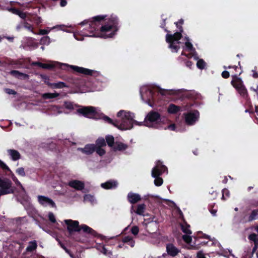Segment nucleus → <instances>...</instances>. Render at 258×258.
<instances>
[{
  "label": "nucleus",
  "mask_w": 258,
  "mask_h": 258,
  "mask_svg": "<svg viewBox=\"0 0 258 258\" xmlns=\"http://www.w3.org/2000/svg\"><path fill=\"white\" fill-rule=\"evenodd\" d=\"M181 107L177 106L174 104H170L168 106L167 111L170 114H176L180 111Z\"/></svg>",
  "instance_id": "obj_22"
},
{
  "label": "nucleus",
  "mask_w": 258,
  "mask_h": 258,
  "mask_svg": "<svg viewBox=\"0 0 258 258\" xmlns=\"http://www.w3.org/2000/svg\"><path fill=\"white\" fill-rule=\"evenodd\" d=\"M51 85H52V87H51L52 89H61V88L68 87L67 84L63 82H58L57 83H54Z\"/></svg>",
  "instance_id": "obj_30"
},
{
  "label": "nucleus",
  "mask_w": 258,
  "mask_h": 258,
  "mask_svg": "<svg viewBox=\"0 0 258 258\" xmlns=\"http://www.w3.org/2000/svg\"><path fill=\"white\" fill-rule=\"evenodd\" d=\"M232 80L231 82V85L236 89V90L244 85L241 79L238 78L237 74L232 75Z\"/></svg>",
  "instance_id": "obj_16"
},
{
  "label": "nucleus",
  "mask_w": 258,
  "mask_h": 258,
  "mask_svg": "<svg viewBox=\"0 0 258 258\" xmlns=\"http://www.w3.org/2000/svg\"><path fill=\"white\" fill-rule=\"evenodd\" d=\"M0 168L3 170L8 172H10L11 170L10 168L1 160H0Z\"/></svg>",
  "instance_id": "obj_44"
},
{
  "label": "nucleus",
  "mask_w": 258,
  "mask_h": 258,
  "mask_svg": "<svg viewBox=\"0 0 258 258\" xmlns=\"http://www.w3.org/2000/svg\"><path fill=\"white\" fill-rule=\"evenodd\" d=\"M199 112L195 110L185 114V120L188 125H193L199 117Z\"/></svg>",
  "instance_id": "obj_8"
},
{
  "label": "nucleus",
  "mask_w": 258,
  "mask_h": 258,
  "mask_svg": "<svg viewBox=\"0 0 258 258\" xmlns=\"http://www.w3.org/2000/svg\"><path fill=\"white\" fill-rule=\"evenodd\" d=\"M128 147V146L126 144H123L121 142H116L115 145L113 147V150L116 151H124Z\"/></svg>",
  "instance_id": "obj_24"
},
{
  "label": "nucleus",
  "mask_w": 258,
  "mask_h": 258,
  "mask_svg": "<svg viewBox=\"0 0 258 258\" xmlns=\"http://www.w3.org/2000/svg\"><path fill=\"white\" fill-rule=\"evenodd\" d=\"M198 258H206L204 254L201 251H199L197 253Z\"/></svg>",
  "instance_id": "obj_60"
},
{
  "label": "nucleus",
  "mask_w": 258,
  "mask_h": 258,
  "mask_svg": "<svg viewBox=\"0 0 258 258\" xmlns=\"http://www.w3.org/2000/svg\"><path fill=\"white\" fill-rule=\"evenodd\" d=\"M194 238L195 239V242L194 243L195 244L199 245H207L208 241H200V237H194Z\"/></svg>",
  "instance_id": "obj_36"
},
{
  "label": "nucleus",
  "mask_w": 258,
  "mask_h": 258,
  "mask_svg": "<svg viewBox=\"0 0 258 258\" xmlns=\"http://www.w3.org/2000/svg\"><path fill=\"white\" fill-rule=\"evenodd\" d=\"M166 251L168 255L174 257L176 256L180 250L175 247L173 244L169 243H167L166 246Z\"/></svg>",
  "instance_id": "obj_14"
},
{
  "label": "nucleus",
  "mask_w": 258,
  "mask_h": 258,
  "mask_svg": "<svg viewBox=\"0 0 258 258\" xmlns=\"http://www.w3.org/2000/svg\"><path fill=\"white\" fill-rule=\"evenodd\" d=\"M16 173L22 176V177H24L26 175V173H25V170H24V168H23V167H20V168H18L17 170H16Z\"/></svg>",
  "instance_id": "obj_46"
},
{
  "label": "nucleus",
  "mask_w": 258,
  "mask_h": 258,
  "mask_svg": "<svg viewBox=\"0 0 258 258\" xmlns=\"http://www.w3.org/2000/svg\"><path fill=\"white\" fill-rule=\"evenodd\" d=\"M4 91L9 95H16L17 94V92L16 91L10 88H5Z\"/></svg>",
  "instance_id": "obj_48"
},
{
  "label": "nucleus",
  "mask_w": 258,
  "mask_h": 258,
  "mask_svg": "<svg viewBox=\"0 0 258 258\" xmlns=\"http://www.w3.org/2000/svg\"><path fill=\"white\" fill-rule=\"evenodd\" d=\"M230 197V192L229 190L227 188H224L222 190V200H226L227 198H229Z\"/></svg>",
  "instance_id": "obj_37"
},
{
  "label": "nucleus",
  "mask_w": 258,
  "mask_h": 258,
  "mask_svg": "<svg viewBox=\"0 0 258 258\" xmlns=\"http://www.w3.org/2000/svg\"><path fill=\"white\" fill-rule=\"evenodd\" d=\"M127 199L131 204H135L141 200V197L138 194L130 192L127 194Z\"/></svg>",
  "instance_id": "obj_15"
},
{
  "label": "nucleus",
  "mask_w": 258,
  "mask_h": 258,
  "mask_svg": "<svg viewBox=\"0 0 258 258\" xmlns=\"http://www.w3.org/2000/svg\"><path fill=\"white\" fill-rule=\"evenodd\" d=\"M185 39L187 40V41L185 42V45L187 50L189 51H192L193 50H195V48H194L192 44L189 41L188 38L185 37Z\"/></svg>",
  "instance_id": "obj_41"
},
{
  "label": "nucleus",
  "mask_w": 258,
  "mask_h": 258,
  "mask_svg": "<svg viewBox=\"0 0 258 258\" xmlns=\"http://www.w3.org/2000/svg\"><path fill=\"white\" fill-rule=\"evenodd\" d=\"M158 92L162 95H166V94L169 93V91L165 89L159 88Z\"/></svg>",
  "instance_id": "obj_52"
},
{
  "label": "nucleus",
  "mask_w": 258,
  "mask_h": 258,
  "mask_svg": "<svg viewBox=\"0 0 258 258\" xmlns=\"http://www.w3.org/2000/svg\"><path fill=\"white\" fill-rule=\"evenodd\" d=\"M97 147L102 148L106 145V142L103 138H98L96 141V144L95 145Z\"/></svg>",
  "instance_id": "obj_32"
},
{
  "label": "nucleus",
  "mask_w": 258,
  "mask_h": 258,
  "mask_svg": "<svg viewBox=\"0 0 258 258\" xmlns=\"http://www.w3.org/2000/svg\"><path fill=\"white\" fill-rule=\"evenodd\" d=\"M59 95L58 93H46L43 94L42 97L44 99H48L56 98L58 97Z\"/></svg>",
  "instance_id": "obj_28"
},
{
  "label": "nucleus",
  "mask_w": 258,
  "mask_h": 258,
  "mask_svg": "<svg viewBox=\"0 0 258 258\" xmlns=\"http://www.w3.org/2000/svg\"><path fill=\"white\" fill-rule=\"evenodd\" d=\"M3 38L7 39L10 42H13L14 39V36H4Z\"/></svg>",
  "instance_id": "obj_63"
},
{
  "label": "nucleus",
  "mask_w": 258,
  "mask_h": 258,
  "mask_svg": "<svg viewBox=\"0 0 258 258\" xmlns=\"http://www.w3.org/2000/svg\"><path fill=\"white\" fill-rule=\"evenodd\" d=\"M68 185L77 190H82L85 187L84 183L78 180H72L69 182Z\"/></svg>",
  "instance_id": "obj_12"
},
{
  "label": "nucleus",
  "mask_w": 258,
  "mask_h": 258,
  "mask_svg": "<svg viewBox=\"0 0 258 258\" xmlns=\"http://www.w3.org/2000/svg\"><path fill=\"white\" fill-rule=\"evenodd\" d=\"M38 201L39 204L43 206H50L52 208L56 207L55 204L53 201L47 197L44 196H38Z\"/></svg>",
  "instance_id": "obj_9"
},
{
  "label": "nucleus",
  "mask_w": 258,
  "mask_h": 258,
  "mask_svg": "<svg viewBox=\"0 0 258 258\" xmlns=\"http://www.w3.org/2000/svg\"><path fill=\"white\" fill-rule=\"evenodd\" d=\"M49 32V31L46 30V29H41L40 30L39 34L41 35H46L48 34Z\"/></svg>",
  "instance_id": "obj_59"
},
{
  "label": "nucleus",
  "mask_w": 258,
  "mask_h": 258,
  "mask_svg": "<svg viewBox=\"0 0 258 258\" xmlns=\"http://www.w3.org/2000/svg\"><path fill=\"white\" fill-rule=\"evenodd\" d=\"M237 91L240 96L245 99L247 102L249 101L250 98L248 96L247 90L244 85L239 88Z\"/></svg>",
  "instance_id": "obj_19"
},
{
  "label": "nucleus",
  "mask_w": 258,
  "mask_h": 258,
  "mask_svg": "<svg viewBox=\"0 0 258 258\" xmlns=\"http://www.w3.org/2000/svg\"><path fill=\"white\" fill-rule=\"evenodd\" d=\"M153 177L155 178L154 180V184L156 186H159L163 184V180L161 177H160V176Z\"/></svg>",
  "instance_id": "obj_38"
},
{
  "label": "nucleus",
  "mask_w": 258,
  "mask_h": 258,
  "mask_svg": "<svg viewBox=\"0 0 258 258\" xmlns=\"http://www.w3.org/2000/svg\"><path fill=\"white\" fill-rule=\"evenodd\" d=\"M23 26L25 28H26L27 30H28L29 31L33 32L34 34H35V33L34 32V31L33 30V27L31 24L28 23V22H27L26 21H24L23 22Z\"/></svg>",
  "instance_id": "obj_39"
},
{
  "label": "nucleus",
  "mask_w": 258,
  "mask_h": 258,
  "mask_svg": "<svg viewBox=\"0 0 258 258\" xmlns=\"http://www.w3.org/2000/svg\"><path fill=\"white\" fill-rule=\"evenodd\" d=\"M40 43L42 45H48L50 43V39L47 36H44L40 39Z\"/></svg>",
  "instance_id": "obj_35"
},
{
  "label": "nucleus",
  "mask_w": 258,
  "mask_h": 258,
  "mask_svg": "<svg viewBox=\"0 0 258 258\" xmlns=\"http://www.w3.org/2000/svg\"><path fill=\"white\" fill-rule=\"evenodd\" d=\"M222 77L224 79H227L230 76L229 72L227 71H224L222 73Z\"/></svg>",
  "instance_id": "obj_53"
},
{
  "label": "nucleus",
  "mask_w": 258,
  "mask_h": 258,
  "mask_svg": "<svg viewBox=\"0 0 258 258\" xmlns=\"http://www.w3.org/2000/svg\"><path fill=\"white\" fill-rule=\"evenodd\" d=\"M117 183L115 181L109 180L104 183H102L101 185V187L104 189H108L116 187Z\"/></svg>",
  "instance_id": "obj_21"
},
{
  "label": "nucleus",
  "mask_w": 258,
  "mask_h": 258,
  "mask_svg": "<svg viewBox=\"0 0 258 258\" xmlns=\"http://www.w3.org/2000/svg\"><path fill=\"white\" fill-rule=\"evenodd\" d=\"M103 119L107 122L109 124H112L114 126H115V125L116 124L115 123V120H113L111 118H110V117H109L108 116H106V115H104L103 117Z\"/></svg>",
  "instance_id": "obj_45"
},
{
  "label": "nucleus",
  "mask_w": 258,
  "mask_h": 258,
  "mask_svg": "<svg viewBox=\"0 0 258 258\" xmlns=\"http://www.w3.org/2000/svg\"><path fill=\"white\" fill-rule=\"evenodd\" d=\"M252 77L253 78L256 79L258 78V73L256 72L255 70H252Z\"/></svg>",
  "instance_id": "obj_64"
},
{
  "label": "nucleus",
  "mask_w": 258,
  "mask_h": 258,
  "mask_svg": "<svg viewBox=\"0 0 258 258\" xmlns=\"http://www.w3.org/2000/svg\"><path fill=\"white\" fill-rule=\"evenodd\" d=\"M96 152L98 155L100 156L104 155L105 154V151L103 149L100 147H97L95 145V150Z\"/></svg>",
  "instance_id": "obj_43"
},
{
  "label": "nucleus",
  "mask_w": 258,
  "mask_h": 258,
  "mask_svg": "<svg viewBox=\"0 0 258 258\" xmlns=\"http://www.w3.org/2000/svg\"><path fill=\"white\" fill-rule=\"evenodd\" d=\"M64 221L67 225V229L70 234H72L73 232H79L82 229L84 232L89 234L93 237L100 238L102 237V236L98 234L96 231L86 225H81V226H80L79 223L78 221H73L70 219L65 220Z\"/></svg>",
  "instance_id": "obj_3"
},
{
  "label": "nucleus",
  "mask_w": 258,
  "mask_h": 258,
  "mask_svg": "<svg viewBox=\"0 0 258 258\" xmlns=\"http://www.w3.org/2000/svg\"><path fill=\"white\" fill-rule=\"evenodd\" d=\"M49 79L48 77H46L44 81L45 84H46L48 87L51 88L52 85L53 83H50L49 81Z\"/></svg>",
  "instance_id": "obj_56"
},
{
  "label": "nucleus",
  "mask_w": 258,
  "mask_h": 258,
  "mask_svg": "<svg viewBox=\"0 0 258 258\" xmlns=\"http://www.w3.org/2000/svg\"><path fill=\"white\" fill-rule=\"evenodd\" d=\"M63 106L65 108L69 110L74 109V104L71 102L65 101L63 104Z\"/></svg>",
  "instance_id": "obj_42"
},
{
  "label": "nucleus",
  "mask_w": 258,
  "mask_h": 258,
  "mask_svg": "<svg viewBox=\"0 0 258 258\" xmlns=\"http://www.w3.org/2000/svg\"><path fill=\"white\" fill-rule=\"evenodd\" d=\"M169 43V47L172 50V51L173 52H177L178 50L180 48L179 46L178 45V43H176V42L171 41L170 42H168Z\"/></svg>",
  "instance_id": "obj_27"
},
{
  "label": "nucleus",
  "mask_w": 258,
  "mask_h": 258,
  "mask_svg": "<svg viewBox=\"0 0 258 258\" xmlns=\"http://www.w3.org/2000/svg\"><path fill=\"white\" fill-rule=\"evenodd\" d=\"M10 172V176H11V177L12 178V180L14 181V182L15 183V184L17 185V186H21L22 187V185L21 183V182L19 181V180L18 179V178L16 177V176L15 175V174L13 173V172L11 170V171L9 172Z\"/></svg>",
  "instance_id": "obj_34"
},
{
  "label": "nucleus",
  "mask_w": 258,
  "mask_h": 258,
  "mask_svg": "<svg viewBox=\"0 0 258 258\" xmlns=\"http://www.w3.org/2000/svg\"><path fill=\"white\" fill-rule=\"evenodd\" d=\"M33 66H37L44 69L52 70L56 67L54 63H42L39 61H33L32 63Z\"/></svg>",
  "instance_id": "obj_13"
},
{
  "label": "nucleus",
  "mask_w": 258,
  "mask_h": 258,
  "mask_svg": "<svg viewBox=\"0 0 258 258\" xmlns=\"http://www.w3.org/2000/svg\"><path fill=\"white\" fill-rule=\"evenodd\" d=\"M182 239L187 243H190L191 242L192 238L188 234L183 235L182 236Z\"/></svg>",
  "instance_id": "obj_47"
},
{
  "label": "nucleus",
  "mask_w": 258,
  "mask_h": 258,
  "mask_svg": "<svg viewBox=\"0 0 258 258\" xmlns=\"http://www.w3.org/2000/svg\"><path fill=\"white\" fill-rule=\"evenodd\" d=\"M78 150L81 151L83 153L86 155H91L95 152V144H87L83 148H78Z\"/></svg>",
  "instance_id": "obj_17"
},
{
  "label": "nucleus",
  "mask_w": 258,
  "mask_h": 258,
  "mask_svg": "<svg viewBox=\"0 0 258 258\" xmlns=\"http://www.w3.org/2000/svg\"><path fill=\"white\" fill-rule=\"evenodd\" d=\"M246 222H251L258 218V209L253 210L244 217Z\"/></svg>",
  "instance_id": "obj_18"
},
{
  "label": "nucleus",
  "mask_w": 258,
  "mask_h": 258,
  "mask_svg": "<svg viewBox=\"0 0 258 258\" xmlns=\"http://www.w3.org/2000/svg\"><path fill=\"white\" fill-rule=\"evenodd\" d=\"M77 111L78 113L87 118L92 119H98L99 118L98 113L95 110V107L92 106L83 107L77 109Z\"/></svg>",
  "instance_id": "obj_5"
},
{
  "label": "nucleus",
  "mask_w": 258,
  "mask_h": 258,
  "mask_svg": "<svg viewBox=\"0 0 258 258\" xmlns=\"http://www.w3.org/2000/svg\"><path fill=\"white\" fill-rule=\"evenodd\" d=\"M10 73L12 76H13L15 77L18 78H20V77H21L23 76H26L25 74H24L22 73H21L19 71H17V70H12L10 72Z\"/></svg>",
  "instance_id": "obj_33"
},
{
  "label": "nucleus",
  "mask_w": 258,
  "mask_h": 258,
  "mask_svg": "<svg viewBox=\"0 0 258 258\" xmlns=\"http://www.w3.org/2000/svg\"><path fill=\"white\" fill-rule=\"evenodd\" d=\"M139 231V227L137 226H133L131 229V232L134 235H137Z\"/></svg>",
  "instance_id": "obj_49"
},
{
  "label": "nucleus",
  "mask_w": 258,
  "mask_h": 258,
  "mask_svg": "<svg viewBox=\"0 0 258 258\" xmlns=\"http://www.w3.org/2000/svg\"><path fill=\"white\" fill-rule=\"evenodd\" d=\"M167 170V168L164 165L157 164L152 170V177H157L161 175Z\"/></svg>",
  "instance_id": "obj_11"
},
{
  "label": "nucleus",
  "mask_w": 258,
  "mask_h": 258,
  "mask_svg": "<svg viewBox=\"0 0 258 258\" xmlns=\"http://www.w3.org/2000/svg\"><path fill=\"white\" fill-rule=\"evenodd\" d=\"M37 247V243L36 240L30 241L29 245L26 248V251L27 252H33L36 249Z\"/></svg>",
  "instance_id": "obj_25"
},
{
  "label": "nucleus",
  "mask_w": 258,
  "mask_h": 258,
  "mask_svg": "<svg viewBox=\"0 0 258 258\" xmlns=\"http://www.w3.org/2000/svg\"><path fill=\"white\" fill-rule=\"evenodd\" d=\"M122 241L124 243H127L131 247H134L135 243L133 237L130 236H126L124 237L122 239Z\"/></svg>",
  "instance_id": "obj_29"
},
{
  "label": "nucleus",
  "mask_w": 258,
  "mask_h": 258,
  "mask_svg": "<svg viewBox=\"0 0 258 258\" xmlns=\"http://www.w3.org/2000/svg\"><path fill=\"white\" fill-rule=\"evenodd\" d=\"M165 25H166V23H165V19H164L163 20V23H161V26L160 27L162 28H163L164 29V31L167 33H170V31H169L168 30H167V28H165Z\"/></svg>",
  "instance_id": "obj_55"
},
{
  "label": "nucleus",
  "mask_w": 258,
  "mask_h": 258,
  "mask_svg": "<svg viewBox=\"0 0 258 258\" xmlns=\"http://www.w3.org/2000/svg\"><path fill=\"white\" fill-rule=\"evenodd\" d=\"M60 68L62 70H69V69L71 68L76 72L89 76H93V74L96 73V72L92 70L68 64H61Z\"/></svg>",
  "instance_id": "obj_6"
},
{
  "label": "nucleus",
  "mask_w": 258,
  "mask_h": 258,
  "mask_svg": "<svg viewBox=\"0 0 258 258\" xmlns=\"http://www.w3.org/2000/svg\"><path fill=\"white\" fill-rule=\"evenodd\" d=\"M197 66L199 69L203 70L206 66V62L203 59H200L197 61Z\"/></svg>",
  "instance_id": "obj_40"
},
{
  "label": "nucleus",
  "mask_w": 258,
  "mask_h": 258,
  "mask_svg": "<svg viewBox=\"0 0 258 258\" xmlns=\"http://www.w3.org/2000/svg\"><path fill=\"white\" fill-rule=\"evenodd\" d=\"M183 31L182 26H180L179 31L176 32L173 34H169L168 33L166 35V41L167 42H170L171 41L176 42V43L179 44L180 42L179 40L182 38V33Z\"/></svg>",
  "instance_id": "obj_7"
},
{
  "label": "nucleus",
  "mask_w": 258,
  "mask_h": 258,
  "mask_svg": "<svg viewBox=\"0 0 258 258\" xmlns=\"http://www.w3.org/2000/svg\"><path fill=\"white\" fill-rule=\"evenodd\" d=\"M93 197L90 195H86L84 196V200L91 201Z\"/></svg>",
  "instance_id": "obj_61"
},
{
  "label": "nucleus",
  "mask_w": 258,
  "mask_h": 258,
  "mask_svg": "<svg viewBox=\"0 0 258 258\" xmlns=\"http://www.w3.org/2000/svg\"><path fill=\"white\" fill-rule=\"evenodd\" d=\"M35 21L37 24H39L42 22V20L40 17L36 16L35 18Z\"/></svg>",
  "instance_id": "obj_58"
},
{
  "label": "nucleus",
  "mask_w": 258,
  "mask_h": 258,
  "mask_svg": "<svg viewBox=\"0 0 258 258\" xmlns=\"http://www.w3.org/2000/svg\"><path fill=\"white\" fill-rule=\"evenodd\" d=\"M48 218H49V221L51 222H52L53 223H54L56 222L55 218L54 217V214L52 212L49 213V214H48Z\"/></svg>",
  "instance_id": "obj_50"
},
{
  "label": "nucleus",
  "mask_w": 258,
  "mask_h": 258,
  "mask_svg": "<svg viewBox=\"0 0 258 258\" xmlns=\"http://www.w3.org/2000/svg\"><path fill=\"white\" fill-rule=\"evenodd\" d=\"M10 11L13 14L18 16L21 10L16 8H13L10 10Z\"/></svg>",
  "instance_id": "obj_51"
},
{
  "label": "nucleus",
  "mask_w": 258,
  "mask_h": 258,
  "mask_svg": "<svg viewBox=\"0 0 258 258\" xmlns=\"http://www.w3.org/2000/svg\"><path fill=\"white\" fill-rule=\"evenodd\" d=\"M67 4V1L66 0H60V5L61 7H65Z\"/></svg>",
  "instance_id": "obj_62"
},
{
  "label": "nucleus",
  "mask_w": 258,
  "mask_h": 258,
  "mask_svg": "<svg viewBox=\"0 0 258 258\" xmlns=\"http://www.w3.org/2000/svg\"><path fill=\"white\" fill-rule=\"evenodd\" d=\"M8 153L13 161H17L21 158V154L17 150L9 149L8 150Z\"/></svg>",
  "instance_id": "obj_20"
},
{
  "label": "nucleus",
  "mask_w": 258,
  "mask_h": 258,
  "mask_svg": "<svg viewBox=\"0 0 258 258\" xmlns=\"http://www.w3.org/2000/svg\"><path fill=\"white\" fill-rule=\"evenodd\" d=\"M117 116L120 119L115 120V126L121 130H130L133 127V124L141 125L143 122H139L134 120L131 113L124 110H120L117 114Z\"/></svg>",
  "instance_id": "obj_2"
},
{
  "label": "nucleus",
  "mask_w": 258,
  "mask_h": 258,
  "mask_svg": "<svg viewBox=\"0 0 258 258\" xmlns=\"http://www.w3.org/2000/svg\"><path fill=\"white\" fill-rule=\"evenodd\" d=\"M18 16L22 19L25 20L27 17V14L26 13L23 12V11H21L18 15Z\"/></svg>",
  "instance_id": "obj_54"
},
{
  "label": "nucleus",
  "mask_w": 258,
  "mask_h": 258,
  "mask_svg": "<svg viewBox=\"0 0 258 258\" xmlns=\"http://www.w3.org/2000/svg\"><path fill=\"white\" fill-rule=\"evenodd\" d=\"M190 225L187 223H185L184 224L181 225V230L182 232L186 234H191V231L189 229Z\"/></svg>",
  "instance_id": "obj_31"
},
{
  "label": "nucleus",
  "mask_w": 258,
  "mask_h": 258,
  "mask_svg": "<svg viewBox=\"0 0 258 258\" xmlns=\"http://www.w3.org/2000/svg\"><path fill=\"white\" fill-rule=\"evenodd\" d=\"M161 120V115L157 112L151 111L148 113L145 118V122L147 123V121L153 122Z\"/></svg>",
  "instance_id": "obj_10"
},
{
  "label": "nucleus",
  "mask_w": 258,
  "mask_h": 258,
  "mask_svg": "<svg viewBox=\"0 0 258 258\" xmlns=\"http://www.w3.org/2000/svg\"><path fill=\"white\" fill-rule=\"evenodd\" d=\"M61 247L65 250V251L68 253V254H70V255L71 256V257H73V254H72L71 251L68 249L63 244H61Z\"/></svg>",
  "instance_id": "obj_57"
},
{
  "label": "nucleus",
  "mask_w": 258,
  "mask_h": 258,
  "mask_svg": "<svg viewBox=\"0 0 258 258\" xmlns=\"http://www.w3.org/2000/svg\"><path fill=\"white\" fill-rule=\"evenodd\" d=\"M146 209V206L144 204L138 205L137 209L134 210V212L138 215L141 216H144V213Z\"/></svg>",
  "instance_id": "obj_23"
},
{
  "label": "nucleus",
  "mask_w": 258,
  "mask_h": 258,
  "mask_svg": "<svg viewBox=\"0 0 258 258\" xmlns=\"http://www.w3.org/2000/svg\"><path fill=\"white\" fill-rule=\"evenodd\" d=\"M106 16L99 15L92 18V20H84L80 23L84 25L88 24V33L84 35L104 38L112 37L118 30V19L116 16H111L105 19Z\"/></svg>",
  "instance_id": "obj_1"
},
{
  "label": "nucleus",
  "mask_w": 258,
  "mask_h": 258,
  "mask_svg": "<svg viewBox=\"0 0 258 258\" xmlns=\"http://www.w3.org/2000/svg\"><path fill=\"white\" fill-rule=\"evenodd\" d=\"M12 182L7 178L0 177V196L14 192V188L12 186Z\"/></svg>",
  "instance_id": "obj_4"
},
{
  "label": "nucleus",
  "mask_w": 258,
  "mask_h": 258,
  "mask_svg": "<svg viewBox=\"0 0 258 258\" xmlns=\"http://www.w3.org/2000/svg\"><path fill=\"white\" fill-rule=\"evenodd\" d=\"M106 143L107 144L108 146L110 147L113 148L114 145V138L111 135H107L105 137Z\"/></svg>",
  "instance_id": "obj_26"
}]
</instances>
